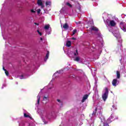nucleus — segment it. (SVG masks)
<instances>
[{
	"mask_svg": "<svg viewBox=\"0 0 126 126\" xmlns=\"http://www.w3.org/2000/svg\"><path fill=\"white\" fill-rule=\"evenodd\" d=\"M116 74H117V78L118 79H120V77L121 76V74H120V72L119 71H116Z\"/></svg>",
	"mask_w": 126,
	"mask_h": 126,
	"instance_id": "f3484780",
	"label": "nucleus"
},
{
	"mask_svg": "<svg viewBox=\"0 0 126 126\" xmlns=\"http://www.w3.org/2000/svg\"><path fill=\"white\" fill-rule=\"evenodd\" d=\"M4 71H5V73L7 76H8L9 73H8V71L6 70V69H4Z\"/></svg>",
	"mask_w": 126,
	"mask_h": 126,
	"instance_id": "393cba45",
	"label": "nucleus"
},
{
	"mask_svg": "<svg viewBox=\"0 0 126 126\" xmlns=\"http://www.w3.org/2000/svg\"><path fill=\"white\" fill-rule=\"evenodd\" d=\"M97 111V108L95 109V111L93 112L92 116H95L96 115V112Z\"/></svg>",
	"mask_w": 126,
	"mask_h": 126,
	"instance_id": "bb28decb",
	"label": "nucleus"
},
{
	"mask_svg": "<svg viewBox=\"0 0 126 126\" xmlns=\"http://www.w3.org/2000/svg\"><path fill=\"white\" fill-rule=\"evenodd\" d=\"M66 4L67 5V6H69V7H72V5L69 2H67Z\"/></svg>",
	"mask_w": 126,
	"mask_h": 126,
	"instance_id": "4be33fe9",
	"label": "nucleus"
},
{
	"mask_svg": "<svg viewBox=\"0 0 126 126\" xmlns=\"http://www.w3.org/2000/svg\"><path fill=\"white\" fill-rule=\"evenodd\" d=\"M108 95H109V89H108V88H105L102 94V98L103 101H105L107 100Z\"/></svg>",
	"mask_w": 126,
	"mask_h": 126,
	"instance_id": "f03ea898",
	"label": "nucleus"
},
{
	"mask_svg": "<svg viewBox=\"0 0 126 126\" xmlns=\"http://www.w3.org/2000/svg\"><path fill=\"white\" fill-rule=\"evenodd\" d=\"M88 94H86L84 95L83 97V99H82V103H84V102L85 101V100L87 99L88 98Z\"/></svg>",
	"mask_w": 126,
	"mask_h": 126,
	"instance_id": "9d476101",
	"label": "nucleus"
},
{
	"mask_svg": "<svg viewBox=\"0 0 126 126\" xmlns=\"http://www.w3.org/2000/svg\"><path fill=\"white\" fill-rule=\"evenodd\" d=\"M41 12V9H37V13L39 14Z\"/></svg>",
	"mask_w": 126,
	"mask_h": 126,
	"instance_id": "72a5a7b5",
	"label": "nucleus"
},
{
	"mask_svg": "<svg viewBox=\"0 0 126 126\" xmlns=\"http://www.w3.org/2000/svg\"><path fill=\"white\" fill-rule=\"evenodd\" d=\"M66 46L67 47H70V46H71V42L70 41H67L66 43Z\"/></svg>",
	"mask_w": 126,
	"mask_h": 126,
	"instance_id": "dca6fc26",
	"label": "nucleus"
},
{
	"mask_svg": "<svg viewBox=\"0 0 126 126\" xmlns=\"http://www.w3.org/2000/svg\"><path fill=\"white\" fill-rule=\"evenodd\" d=\"M46 5H51V1L46 2Z\"/></svg>",
	"mask_w": 126,
	"mask_h": 126,
	"instance_id": "a878e982",
	"label": "nucleus"
},
{
	"mask_svg": "<svg viewBox=\"0 0 126 126\" xmlns=\"http://www.w3.org/2000/svg\"><path fill=\"white\" fill-rule=\"evenodd\" d=\"M17 84H18V83L17 82Z\"/></svg>",
	"mask_w": 126,
	"mask_h": 126,
	"instance_id": "de8ad7c7",
	"label": "nucleus"
},
{
	"mask_svg": "<svg viewBox=\"0 0 126 126\" xmlns=\"http://www.w3.org/2000/svg\"><path fill=\"white\" fill-rule=\"evenodd\" d=\"M76 24H81V22H76Z\"/></svg>",
	"mask_w": 126,
	"mask_h": 126,
	"instance_id": "4c0bfd02",
	"label": "nucleus"
},
{
	"mask_svg": "<svg viewBox=\"0 0 126 126\" xmlns=\"http://www.w3.org/2000/svg\"><path fill=\"white\" fill-rule=\"evenodd\" d=\"M64 12V8H63L61 9V10H60V13H63Z\"/></svg>",
	"mask_w": 126,
	"mask_h": 126,
	"instance_id": "cd10ccee",
	"label": "nucleus"
},
{
	"mask_svg": "<svg viewBox=\"0 0 126 126\" xmlns=\"http://www.w3.org/2000/svg\"><path fill=\"white\" fill-rule=\"evenodd\" d=\"M48 98H49V96H44L43 97V101H47V100H48Z\"/></svg>",
	"mask_w": 126,
	"mask_h": 126,
	"instance_id": "5701e85b",
	"label": "nucleus"
},
{
	"mask_svg": "<svg viewBox=\"0 0 126 126\" xmlns=\"http://www.w3.org/2000/svg\"><path fill=\"white\" fill-rule=\"evenodd\" d=\"M91 31H98V28L96 27H92L90 29Z\"/></svg>",
	"mask_w": 126,
	"mask_h": 126,
	"instance_id": "f8f14e48",
	"label": "nucleus"
},
{
	"mask_svg": "<svg viewBox=\"0 0 126 126\" xmlns=\"http://www.w3.org/2000/svg\"><path fill=\"white\" fill-rule=\"evenodd\" d=\"M34 24L35 25H37V26H39V24L37 23H34Z\"/></svg>",
	"mask_w": 126,
	"mask_h": 126,
	"instance_id": "58836bf2",
	"label": "nucleus"
},
{
	"mask_svg": "<svg viewBox=\"0 0 126 126\" xmlns=\"http://www.w3.org/2000/svg\"><path fill=\"white\" fill-rule=\"evenodd\" d=\"M37 32L38 33V34H39L40 36H42V32H40V31H39V30H37Z\"/></svg>",
	"mask_w": 126,
	"mask_h": 126,
	"instance_id": "473e14b6",
	"label": "nucleus"
},
{
	"mask_svg": "<svg viewBox=\"0 0 126 126\" xmlns=\"http://www.w3.org/2000/svg\"><path fill=\"white\" fill-rule=\"evenodd\" d=\"M31 12H32V13H35V11L34 10H33V9H32L31 10Z\"/></svg>",
	"mask_w": 126,
	"mask_h": 126,
	"instance_id": "c9c22d12",
	"label": "nucleus"
},
{
	"mask_svg": "<svg viewBox=\"0 0 126 126\" xmlns=\"http://www.w3.org/2000/svg\"><path fill=\"white\" fill-rule=\"evenodd\" d=\"M40 98H41V94L39 93L37 96V103L35 104V106H38L40 104Z\"/></svg>",
	"mask_w": 126,
	"mask_h": 126,
	"instance_id": "6e6552de",
	"label": "nucleus"
},
{
	"mask_svg": "<svg viewBox=\"0 0 126 126\" xmlns=\"http://www.w3.org/2000/svg\"><path fill=\"white\" fill-rule=\"evenodd\" d=\"M19 78H20V79H24V78H26L24 77L23 76V75H22V76H20L19 77Z\"/></svg>",
	"mask_w": 126,
	"mask_h": 126,
	"instance_id": "c85d7f7f",
	"label": "nucleus"
},
{
	"mask_svg": "<svg viewBox=\"0 0 126 126\" xmlns=\"http://www.w3.org/2000/svg\"><path fill=\"white\" fill-rule=\"evenodd\" d=\"M5 86H6V84H3L1 87L2 89H3V88L4 87H5Z\"/></svg>",
	"mask_w": 126,
	"mask_h": 126,
	"instance_id": "f704fd0d",
	"label": "nucleus"
},
{
	"mask_svg": "<svg viewBox=\"0 0 126 126\" xmlns=\"http://www.w3.org/2000/svg\"><path fill=\"white\" fill-rule=\"evenodd\" d=\"M44 124L46 125V123L44 122Z\"/></svg>",
	"mask_w": 126,
	"mask_h": 126,
	"instance_id": "49530a36",
	"label": "nucleus"
},
{
	"mask_svg": "<svg viewBox=\"0 0 126 126\" xmlns=\"http://www.w3.org/2000/svg\"><path fill=\"white\" fill-rule=\"evenodd\" d=\"M73 55L75 57H76V56H77V55H78V51H77V50H76V51L73 53Z\"/></svg>",
	"mask_w": 126,
	"mask_h": 126,
	"instance_id": "6ab92c4d",
	"label": "nucleus"
},
{
	"mask_svg": "<svg viewBox=\"0 0 126 126\" xmlns=\"http://www.w3.org/2000/svg\"><path fill=\"white\" fill-rule=\"evenodd\" d=\"M76 32H77V30H76V29H75L73 31V35H74V34H75V33H76Z\"/></svg>",
	"mask_w": 126,
	"mask_h": 126,
	"instance_id": "7c9ffc66",
	"label": "nucleus"
},
{
	"mask_svg": "<svg viewBox=\"0 0 126 126\" xmlns=\"http://www.w3.org/2000/svg\"><path fill=\"white\" fill-rule=\"evenodd\" d=\"M62 71H63V70L58 71L57 72L54 73V74L53 75V77L57 78V77H58V76H59V75H58V73H61Z\"/></svg>",
	"mask_w": 126,
	"mask_h": 126,
	"instance_id": "1a4fd4ad",
	"label": "nucleus"
},
{
	"mask_svg": "<svg viewBox=\"0 0 126 126\" xmlns=\"http://www.w3.org/2000/svg\"><path fill=\"white\" fill-rule=\"evenodd\" d=\"M76 9H78L79 11H81V8L80 7V6H79L78 7H77Z\"/></svg>",
	"mask_w": 126,
	"mask_h": 126,
	"instance_id": "2f4dec72",
	"label": "nucleus"
},
{
	"mask_svg": "<svg viewBox=\"0 0 126 126\" xmlns=\"http://www.w3.org/2000/svg\"><path fill=\"white\" fill-rule=\"evenodd\" d=\"M37 4L38 5H41L42 7H43V2H42V0H38Z\"/></svg>",
	"mask_w": 126,
	"mask_h": 126,
	"instance_id": "ddd939ff",
	"label": "nucleus"
},
{
	"mask_svg": "<svg viewBox=\"0 0 126 126\" xmlns=\"http://www.w3.org/2000/svg\"><path fill=\"white\" fill-rule=\"evenodd\" d=\"M94 93L96 95H98V90L97 89V88L95 89Z\"/></svg>",
	"mask_w": 126,
	"mask_h": 126,
	"instance_id": "c756f323",
	"label": "nucleus"
},
{
	"mask_svg": "<svg viewBox=\"0 0 126 126\" xmlns=\"http://www.w3.org/2000/svg\"><path fill=\"white\" fill-rule=\"evenodd\" d=\"M24 116L25 118H30L31 119V117L29 115L26 114V113H24Z\"/></svg>",
	"mask_w": 126,
	"mask_h": 126,
	"instance_id": "b1692460",
	"label": "nucleus"
},
{
	"mask_svg": "<svg viewBox=\"0 0 126 126\" xmlns=\"http://www.w3.org/2000/svg\"><path fill=\"white\" fill-rule=\"evenodd\" d=\"M40 40L42 41L43 40L42 38H40Z\"/></svg>",
	"mask_w": 126,
	"mask_h": 126,
	"instance_id": "79ce46f5",
	"label": "nucleus"
},
{
	"mask_svg": "<svg viewBox=\"0 0 126 126\" xmlns=\"http://www.w3.org/2000/svg\"><path fill=\"white\" fill-rule=\"evenodd\" d=\"M72 40H76V38L74 37H72Z\"/></svg>",
	"mask_w": 126,
	"mask_h": 126,
	"instance_id": "ea45409f",
	"label": "nucleus"
},
{
	"mask_svg": "<svg viewBox=\"0 0 126 126\" xmlns=\"http://www.w3.org/2000/svg\"><path fill=\"white\" fill-rule=\"evenodd\" d=\"M119 81H118V80H117V79H114L113 81H112V85L113 86H117L118 85V84H119Z\"/></svg>",
	"mask_w": 126,
	"mask_h": 126,
	"instance_id": "0eeeda50",
	"label": "nucleus"
},
{
	"mask_svg": "<svg viewBox=\"0 0 126 126\" xmlns=\"http://www.w3.org/2000/svg\"><path fill=\"white\" fill-rule=\"evenodd\" d=\"M99 118L101 120V123H103V124H105V117L102 115V113H99L98 114Z\"/></svg>",
	"mask_w": 126,
	"mask_h": 126,
	"instance_id": "39448f33",
	"label": "nucleus"
},
{
	"mask_svg": "<svg viewBox=\"0 0 126 126\" xmlns=\"http://www.w3.org/2000/svg\"><path fill=\"white\" fill-rule=\"evenodd\" d=\"M104 126H109V124H104Z\"/></svg>",
	"mask_w": 126,
	"mask_h": 126,
	"instance_id": "e433bc0d",
	"label": "nucleus"
},
{
	"mask_svg": "<svg viewBox=\"0 0 126 126\" xmlns=\"http://www.w3.org/2000/svg\"><path fill=\"white\" fill-rule=\"evenodd\" d=\"M97 85V82H95V85Z\"/></svg>",
	"mask_w": 126,
	"mask_h": 126,
	"instance_id": "c03bdc74",
	"label": "nucleus"
},
{
	"mask_svg": "<svg viewBox=\"0 0 126 126\" xmlns=\"http://www.w3.org/2000/svg\"><path fill=\"white\" fill-rule=\"evenodd\" d=\"M74 61L75 62H78L79 61H80V58L79 57H76V58L74 59Z\"/></svg>",
	"mask_w": 126,
	"mask_h": 126,
	"instance_id": "aec40b11",
	"label": "nucleus"
},
{
	"mask_svg": "<svg viewBox=\"0 0 126 126\" xmlns=\"http://www.w3.org/2000/svg\"><path fill=\"white\" fill-rule=\"evenodd\" d=\"M111 119H113V114L111 115V117L107 120V123L110 124V123H112V121H111Z\"/></svg>",
	"mask_w": 126,
	"mask_h": 126,
	"instance_id": "2eb2a0df",
	"label": "nucleus"
},
{
	"mask_svg": "<svg viewBox=\"0 0 126 126\" xmlns=\"http://www.w3.org/2000/svg\"><path fill=\"white\" fill-rule=\"evenodd\" d=\"M113 34L116 37V38L117 39L118 43V47L120 48L121 50H122V47H123V45H122V43H123V40H122V37H121V34H120V32L119 31H115L113 32Z\"/></svg>",
	"mask_w": 126,
	"mask_h": 126,
	"instance_id": "f257e3e1",
	"label": "nucleus"
},
{
	"mask_svg": "<svg viewBox=\"0 0 126 126\" xmlns=\"http://www.w3.org/2000/svg\"><path fill=\"white\" fill-rule=\"evenodd\" d=\"M120 27L124 32H126V25L125 26H124V23L123 22H120Z\"/></svg>",
	"mask_w": 126,
	"mask_h": 126,
	"instance_id": "20e7f679",
	"label": "nucleus"
},
{
	"mask_svg": "<svg viewBox=\"0 0 126 126\" xmlns=\"http://www.w3.org/2000/svg\"><path fill=\"white\" fill-rule=\"evenodd\" d=\"M120 62H122V60H120Z\"/></svg>",
	"mask_w": 126,
	"mask_h": 126,
	"instance_id": "a18cd8bd",
	"label": "nucleus"
},
{
	"mask_svg": "<svg viewBox=\"0 0 126 126\" xmlns=\"http://www.w3.org/2000/svg\"><path fill=\"white\" fill-rule=\"evenodd\" d=\"M57 102H58V105L60 106V107H62L63 106V101L61 100L60 99H57Z\"/></svg>",
	"mask_w": 126,
	"mask_h": 126,
	"instance_id": "4468645a",
	"label": "nucleus"
},
{
	"mask_svg": "<svg viewBox=\"0 0 126 126\" xmlns=\"http://www.w3.org/2000/svg\"><path fill=\"white\" fill-rule=\"evenodd\" d=\"M103 19H104V17H103Z\"/></svg>",
	"mask_w": 126,
	"mask_h": 126,
	"instance_id": "09e8293b",
	"label": "nucleus"
},
{
	"mask_svg": "<svg viewBox=\"0 0 126 126\" xmlns=\"http://www.w3.org/2000/svg\"><path fill=\"white\" fill-rule=\"evenodd\" d=\"M44 29L45 30H46V33L47 34H51V32H48V30H49V29H50V25H46L44 26Z\"/></svg>",
	"mask_w": 126,
	"mask_h": 126,
	"instance_id": "423d86ee",
	"label": "nucleus"
},
{
	"mask_svg": "<svg viewBox=\"0 0 126 126\" xmlns=\"http://www.w3.org/2000/svg\"><path fill=\"white\" fill-rule=\"evenodd\" d=\"M4 69H4V67H3V70H4Z\"/></svg>",
	"mask_w": 126,
	"mask_h": 126,
	"instance_id": "37998d69",
	"label": "nucleus"
},
{
	"mask_svg": "<svg viewBox=\"0 0 126 126\" xmlns=\"http://www.w3.org/2000/svg\"><path fill=\"white\" fill-rule=\"evenodd\" d=\"M63 28L65 29V30H67L68 28H69V27L68 26V24L67 23H65L63 25Z\"/></svg>",
	"mask_w": 126,
	"mask_h": 126,
	"instance_id": "9b49d317",
	"label": "nucleus"
},
{
	"mask_svg": "<svg viewBox=\"0 0 126 126\" xmlns=\"http://www.w3.org/2000/svg\"><path fill=\"white\" fill-rule=\"evenodd\" d=\"M112 110H117V106L113 105H112V108L111 109Z\"/></svg>",
	"mask_w": 126,
	"mask_h": 126,
	"instance_id": "412c9836",
	"label": "nucleus"
},
{
	"mask_svg": "<svg viewBox=\"0 0 126 126\" xmlns=\"http://www.w3.org/2000/svg\"><path fill=\"white\" fill-rule=\"evenodd\" d=\"M98 37H101V34H98Z\"/></svg>",
	"mask_w": 126,
	"mask_h": 126,
	"instance_id": "a19ab883",
	"label": "nucleus"
},
{
	"mask_svg": "<svg viewBox=\"0 0 126 126\" xmlns=\"http://www.w3.org/2000/svg\"><path fill=\"white\" fill-rule=\"evenodd\" d=\"M110 16H112V15H107L108 19H107V20L105 22V23H106L108 26H112V27H114V26H116V22H115V21L114 20H110L109 18H110Z\"/></svg>",
	"mask_w": 126,
	"mask_h": 126,
	"instance_id": "7ed1b4c3",
	"label": "nucleus"
},
{
	"mask_svg": "<svg viewBox=\"0 0 126 126\" xmlns=\"http://www.w3.org/2000/svg\"><path fill=\"white\" fill-rule=\"evenodd\" d=\"M48 59H49V51H47L46 56L45 58L44 59L45 62H47V60H48Z\"/></svg>",
	"mask_w": 126,
	"mask_h": 126,
	"instance_id": "a211bd4d",
	"label": "nucleus"
}]
</instances>
